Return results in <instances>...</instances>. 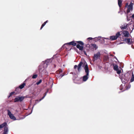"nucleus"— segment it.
Returning <instances> with one entry per match:
<instances>
[{"instance_id": "obj_1", "label": "nucleus", "mask_w": 134, "mask_h": 134, "mask_svg": "<svg viewBox=\"0 0 134 134\" xmlns=\"http://www.w3.org/2000/svg\"><path fill=\"white\" fill-rule=\"evenodd\" d=\"M75 41H73L70 42L66 43L64 45V46L65 45H72L73 46H76L77 48L79 49L80 50L82 51L83 50V47L82 46L83 45L84 43L81 41H77L76 42L79 44H77L75 42Z\"/></svg>"}, {"instance_id": "obj_2", "label": "nucleus", "mask_w": 134, "mask_h": 134, "mask_svg": "<svg viewBox=\"0 0 134 134\" xmlns=\"http://www.w3.org/2000/svg\"><path fill=\"white\" fill-rule=\"evenodd\" d=\"M86 64V65L85 66L84 69L85 70V72L86 73V75L83 77L82 80L83 81H86L88 79V76L89 75V73L88 67L86 62H85L84 64Z\"/></svg>"}, {"instance_id": "obj_3", "label": "nucleus", "mask_w": 134, "mask_h": 134, "mask_svg": "<svg viewBox=\"0 0 134 134\" xmlns=\"http://www.w3.org/2000/svg\"><path fill=\"white\" fill-rule=\"evenodd\" d=\"M85 62H86L84 61L83 62L82 61L80 62L78 66L75 65L74 66V68L76 69L77 67L78 71V72H80L82 69L81 66H82L83 67H84L86 65V64H84Z\"/></svg>"}, {"instance_id": "obj_4", "label": "nucleus", "mask_w": 134, "mask_h": 134, "mask_svg": "<svg viewBox=\"0 0 134 134\" xmlns=\"http://www.w3.org/2000/svg\"><path fill=\"white\" fill-rule=\"evenodd\" d=\"M101 56V54L99 51L97 52L96 53L94 54L93 58L92 60L93 62H95L96 60L99 58Z\"/></svg>"}, {"instance_id": "obj_5", "label": "nucleus", "mask_w": 134, "mask_h": 134, "mask_svg": "<svg viewBox=\"0 0 134 134\" xmlns=\"http://www.w3.org/2000/svg\"><path fill=\"white\" fill-rule=\"evenodd\" d=\"M121 34L119 32H118L116 33L115 35L112 36H110V39L111 41L114 40H116L118 37H119Z\"/></svg>"}, {"instance_id": "obj_6", "label": "nucleus", "mask_w": 134, "mask_h": 134, "mask_svg": "<svg viewBox=\"0 0 134 134\" xmlns=\"http://www.w3.org/2000/svg\"><path fill=\"white\" fill-rule=\"evenodd\" d=\"M24 99V97H19L18 96L16 97L14 99V102H21L23 101Z\"/></svg>"}, {"instance_id": "obj_7", "label": "nucleus", "mask_w": 134, "mask_h": 134, "mask_svg": "<svg viewBox=\"0 0 134 134\" xmlns=\"http://www.w3.org/2000/svg\"><path fill=\"white\" fill-rule=\"evenodd\" d=\"M7 111L8 112V115L9 116L10 118L13 120H15L16 118L12 114L11 112L9 110H7Z\"/></svg>"}, {"instance_id": "obj_8", "label": "nucleus", "mask_w": 134, "mask_h": 134, "mask_svg": "<svg viewBox=\"0 0 134 134\" xmlns=\"http://www.w3.org/2000/svg\"><path fill=\"white\" fill-rule=\"evenodd\" d=\"M133 4L132 2H131L130 4L128 6L127 10V13H129L130 11H132L133 10Z\"/></svg>"}, {"instance_id": "obj_9", "label": "nucleus", "mask_w": 134, "mask_h": 134, "mask_svg": "<svg viewBox=\"0 0 134 134\" xmlns=\"http://www.w3.org/2000/svg\"><path fill=\"white\" fill-rule=\"evenodd\" d=\"M129 25V24H124L123 25H122L120 28L121 29L123 30L124 29H127V27Z\"/></svg>"}, {"instance_id": "obj_10", "label": "nucleus", "mask_w": 134, "mask_h": 134, "mask_svg": "<svg viewBox=\"0 0 134 134\" xmlns=\"http://www.w3.org/2000/svg\"><path fill=\"white\" fill-rule=\"evenodd\" d=\"M26 84L25 83H23L22 84H21L19 86V88H16V89L15 90L16 91H17V90L19 88H20L21 89H22L24 87V86Z\"/></svg>"}, {"instance_id": "obj_11", "label": "nucleus", "mask_w": 134, "mask_h": 134, "mask_svg": "<svg viewBox=\"0 0 134 134\" xmlns=\"http://www.w3.org/2000/svg\"><path fill=\"white\" fill-rule=\"evenodd\" d=\"M8 127L7 126H5L4 128L3 134H8Z\"/></svg>"}, {"instance_id": "obj_12", "label": "nucleus", "mask_w": 134, "mask_h": 134, "mask_svg": "<svg viewBox=\"0 0 134 134\" xmlns=\"http://www.w3.org/2000/svg\"><path fill=\"white\" fill-rule=\"evenodd\" d=\"M123 34L125 37H129V33L127 31H124Z\"/></svg>"}, {"instance_id": "obj_13", "label": "nucleus", "mask_w": 134, "mask_h": 134, "mask_svg": "<svg viewBox=\"0 0 134 134\" xmlns=\"http://www.w3.org/2000/svg\"><path fill=\"white\" fill-rule=\"evenodd\" d=\"M109 58L108 56H105L103 58V60L104 62H108L109 60Z\"/></svg>"}, {"instance_id": "obj_14", "label": "nucleus", "mask_w": 134, "mask_h": 134, "mask_svg": "<svg viewBox=\"0 0 134 134\" xmlns=\"http://www.w3.org/2000/svg\"><path fill=\"white\" fill-rule=\"evenodd\" d=\"M7 125V123L6 122H4L2 124L0 125V129L6 126Z\"/></svg>"}, {"instance_id": "obj_15", "label": "nucleus", "mask_w": 134, "mask_h": 134, "mask_svg": "<svg viewBox=\"0 0 134 134\" xmlns=\"http://www.w3.org/2000/svg\"><path fill=\"white\" fill-rule=\"evenodd\" d=\"M124 41L128 43H131L132 41L129 38H125L124 40Z\"/></svg>"}, {"instance_id": "obj_16", "label": "nucleus", "mask_w": 134, "mask_h": 134, "mask_svg": "<svg viewBox=\"0 0 134 134\" xmlns=\"http://www.w3.org/2000/svg\"><path fill=\"white\" fill-rule=\"evenodd\" d=\"M46 93L45 92V93H44V96L43 97L39 99L38 100H36L35 103H36V102L37 101V102H40V101H41V100H42V99H43L44 98V97L46 96Z\"/></svg>"}, {"instance_id": "obj_17", "label": "nucleus", "mask_w": 134, "mask_h": 134, "mask_svg": "<svg viewBox=\"0 0 134 134\" xmlns=\"http://www.w3.org/2000/svg\"><path fill=\"white\" fill-rule=\"evenodd\" d=\"M113 69L115 70H118V66L117 65H115L114 64H113Z\"/></svg>"}, {"instance_id": "obj_18", "label": "nucleus", "mask_w": 134, "mask_h": 134, "mask_svg": "<svg viewBox=\"0 0 134 134\" xmlns=\"http://www.w3.org/2000/svg\"><path fill=\"white\" fill-rule=\"evenodd\" d=\"M91 46L94 48L95 50L97 49L98 48V46L96 45V44H91Z\"/></svg>"}, {"instance_id": "obj_19", "label": "nucleus", "mask_w": 134, "mask_h": 134, "mask_svg": "<svg viewBox=\"0 0 134 134\" xmlns=\"http://www.w3.org/2000/svg\"><path fill=\"white\" fill-rule=\"evenodd\" d=\"M134 81V75L133 72L132 73V77L130 80V82H132Z\"/></svg>"}, {"instance_id": "obj_20", "label": "nucleus", "mask_w": 134, "mask_h": 134, "mask_svg": "<svg viewBox=\"0 0 134 134\" xmlns=\"http://www.w3.org/2000/svg\"><path fill=\"white\" fill-rule=\"evenodd\" d=\"M62 72L63 71L61 69H59L56 71V73L57 74H60V73Z\"/></svg>"}, {"instance_id": "obj_21", "label": "nucleus", "mask_w": 134, "mask_h": 134, "mask_svg": "<svg viewBox=\"0 0 134 134\" xmlns=\"http://www.w3.org/2000/svg\"><path fill=\"white\" fill-rule=\"evenodd\" d=\"M118 4L120 7L121 6L122 1L121 0H118Z\"/></svg>"}, {"instance_id": "obj_22", "label": "nucleus", "mask_w": 134, "mask_h": 134, "mask_svg": "<svg viewBox=\"0 0 134 134\" xmlns=\"http://www.w3.org/2000/svg\"><path fill=\"white\" fill-rule=\"evenodd\" d=\"M48 21L47 20L46 21H45L42 25L40 29L41 30L43 27L45 26L46 23L48 22Z\"/></svg>"}, {"instance_id": "obj_23", "label": "nucleus", "mask_w": 134, "mask_h": 134, "mask_svg": "<svg viewBox=\"0 0 134 134\" xmlns=\"http://www.w3.org/2000/svg\"><path fill=\"white\" fill-rule=\"evenodd\" d=\"M65 74L64 73H63L62 74H61L59 76H57L58 78H61L62 77H63V76H64L65 75Z\"/></svg>"}, {"instance_id": "obj_24", "label": "nucleus", "mask_w": 134, "mask_h": 134, "mask_svg": "<svg viewBox=\"0 0 134 134\" xmlns=\"http://www.w3.org/2000/svg\"><path fill=\"white\" fill-rule=\"evenodd\" d=\"M15 92H13L10 93L9 94V95L8 96V98H9L10 96H11Z\"/></svg>"}, {"instance_id": "obj_25", "label": "nucleus", "mask_w": 134, "mask_h": 134, "mask_svg": "<svg viewBox=\"0 0 134 134\" xmlns=\"http://www.w3.org/2000/svg\"><path fill=\"white\" fill-rule=\"evenodd\" d=\"M126 16L127 20L128 21H130V20L131 17L130 16L129 17V15L127 14V15Z\"/></svg>"}, {"instance_id": "obj_26", "label": "nucleus", "mask_w": 134, "mask_h": 134, "mask_svg": "<svg viewBox=\"0 0 134 134\" xmlns=\"http://www.w3.org/2000/svg\"><path fill=\"white\" fill-rule=\"evenodd\" d=\"M42 80H40L38 82H36V85H39L42 82Z\"/></svg>"}, {"instance_id": "obj_27", "label": "nucleus", "mask_w": 134, "mask_h": 134, "mask_svg": "<svg viewBox=\"0 0 134 134\" xmlns=\"http://www.w3.org/2000/svg\"><path fill=\"white\" fill-rule=\"evenodd\" d=\"M37 77V75L36 74H35L32 77V78L33 79H35Z\"/></svg>"}, {"instance_id": "obj_28", "label": "nucleus", "mask_w": 134, "mask_h": 134, "mask_svg": "<svg viewBox=\"0 0 134 134\" xmlns=\"http://www.w3.org/2000/svg\"><path fill=\"white\" fill-rule=\"evenodd\" d=\"M116 71L117 73L118 74H120L121 72V70H119L118 69V70H116Z\"/></svg>"}, {"instance_id": "obj_29", "label": "nucleus", "mask_w": 134, "mask_h": 134, "mask_svg": "<svg viewBox=\"0 0 134 134\" xmlns=\"http://www.w3.org/2000/svg\"><path fill=\"white\" fill-rule=\"evenodd\" d=\"M93 39V38L92 37H89L88 38H87V40L89 41H90V40H91Z\"/></svg>"}, {"instance_id": "obj_30", "label": "nucleus", "mask_w": 134, "mask_h": 134, "mask_svg": "<svg viewBox=\"0 0 134 134\" xmlns=\"http://www.w3.org/2000/svg\"><path fill=\"white\" fill-rule=\"evenodd\" d=\"M128 3H126V5H125V7L126 8L127 7H128Z\"/></svg>"}, {"instance_id": "obj_31", "label": "nucleus", "mask_w": 134, "mask_h": 134, "mask_svg": "<svg viewBox=\"0 0 134 134\" xmlns=\"http://www.w3.org/2000/svg\"><path fill=\"white\" fill-rule=\"evenodd\" d=\"M85 46L86 47H89L90 46V45L88 44H87Z\"/></svg>"}, {"instance_id": "obj_32", "label": "nucleus", "mask_w": 134, "mask_h": 134, "mask_svg": "<svg viewBox=\"0 0 134 134\" xmlns=\"http://www.w3.org/2000/svg\"><path fill=\"white\" fill-rule=\"evenodd\" d=\"M131 18L134 20V14L132 15L131 16Z\"/></svg>"}, {"instance_id": "obj_33", "label": "nucleus", "mask_w": 134, "mask_h": 134, "mask_svg": "<svg viewBox=\"0 0 134 134\" xmlns=\"http://www.w3.org/2000/svg\"><path fill=\"white\" fill-rule=\"evenodd\" d=\"M83 52H84V54H85V55H87V54L86 53V51H83Z\"/></svg>"}]
</instances>
